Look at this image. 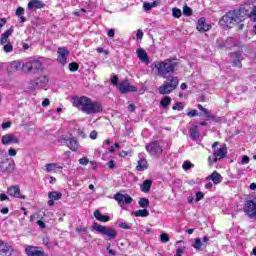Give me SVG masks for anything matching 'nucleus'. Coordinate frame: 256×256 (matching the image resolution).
<instances>
[{
	"instance_id": "obj_40",
	"label": "nucleus",
	"mask_w": 256,
	"mask_h": 256,
	"mask_svg": "<svg viewBox=\"0 0 256 256\" xmlns=\"http://www.w3.org/2000/svg\"><path fill=\"white\" fill-rule=\"evenodd\" d=\"M172 15L175 19H179L182 15L181 9L174 8L172 9Z\"/></svg>"
},
{
	"instance_id": "obj_61",
	"label": "nucleus",
	"mask_w": 256,
	"mask_h": 256,
	"mask_svg": "<svg viewBox=\"0 0 256 256\" xmlns=\"http://www.w3.org/2000/svg\"><path fill=\"white\" fill-rule=\"evenodd\" d=\"M9 196H7L6 194H0V201H8Z\"/></svg>"
},
{
	"instance_id": "obj_37",
	"label": "nucleus",
	"mask_w": 256,
	"mask_h": 256,
	"mask_svg": "<svg viewBox=\"0 0 256 256\" xmlns=\"http://www.w3.org/2000/svg\"><path fill=\"white\" fill-rule=\"evenodd\" d=\"M193 14V10L189 6L183 7V15H186V17H190V15Z\"/></svg>"
},
{
	"instance_id": "obj_11",
	"label": "nucleus",
	"mask_w": 256,
	"mask_h": 256,
	"mask_svg": "<svg viewBox=\"0 0 256 256\" xmlns=\"http://www.w3.org/2000/svg\"><path fill=\"white\" fill-rule=\"evenodd\" d=\"M7 194L15 199H27V196L21 194V188L19 185H13L8 187Z\"/></svg>"
},
{
	"instance_id": "obj_4",
	"label": "nucleus",
	"mask_w": 256,
	"mask_h": 256,
	"mask_svg": "<svg viewBox=\"0 0 256 256\" xmlns=\"http://www.w3.org/2000/svg\"><path fill=\"white\" fill-rule=\"evenodd\" d=\"M167 79L168 81L164 82L163 85L158 88L160 95H169V93H173V91H175L179 85V78L169 76Z\"/></svg>"
},
{
	"instance_id": "obj_19",
	"label": "nucleus",
	"mask_w": 256,
	"mask_h": 256,
	"mask_svg": "<svg viewBox=\"0 0 256 256\" xmlns=\"http://www.w3.org/2000/svg\"><path fill=\"white\" fill-rule=\"evenodd\" d=\"M25 252L29 256H47L44 251L37 250V247L27 246Z\"/></svg>"
},
{
	"instance_id": "obj_51",
	"label": "nucleus",
	"mask_w": 256,
	"mask_h": 256,
	"mask_svg": "<svg viewBox=\"0 0 256 256\" xmlns=\"http://www.w3.org/2000/svg\"><path fill=\"white\" fill-rule=\"evenodd\" d=\"M203 197H205V194H203V192L199 191L196 193V201H201Z\"/></svg>"
},
{
	"instance_id": "obj_25",
	"label": "nucleus",
	"mask_w": 256,
	"mask_h": 256,
	"mask_svg": "<svg viewBox=\"0 0 256 256\" xmlns=\"http://www.w3.org/2000/svg\"><path fill=\"white\" fill-rule=\"evenodd\" d=\"M94 217L95 219H97L98 221H101L102 223H107V221H109L110 219L109 216L101 214L99 210H96L94 212Z\"/></svg>"
},
{
	"instance_id": "obj_10",
	"label": "nucleus",
	"mask_w": 256,
	"mask_h": 256,
	"mask_svg": "<svg viewBox=\"0 0 256 256\" xmlns=\"http://www.w3.org/2000/svg\"><path fill=\"white\" fill-rule=\"evenodd\" d=\"M114 199L115 201H117L118 205H120V207H123V205H130V203H133V198H131V196H129L128 194H121V193H117L114 195Z\"/></svg>"
},
{
	"instance_id": "obj_26",
	"label": "nucleus",
	"mask_w": 256,
	"mask_h": 256,
	"mask_svg": "<svg viewBox=\"0 0 256 256\" xmlns=\"http://www.w3.org/2000/svg\"><path fill=\"white\" fill-rule=\"evenodd\" d=\"M149 168V163H147V159H140L138 161V165L136 166L137 171H145Z\"/></svg>"
},
{
	"instance_id": "obj_1",
	"label": "nucleus",
	"mask_w": 256,
	"mask_h": 256,
	"mask_svg": "<svg viewBox=\"0 0 256 256\" xmlns=\"http://www.w3.org/2000/svg\"><path fill=\"white\" fill-rule=\"evenodd\" d=\"M247 18H249V10L245 8L231 10L220 19L219 25H221V27H232V25L243 23Z\"/></svg>"
},
{
	"instance_id": "obj_63",
	"label": "nucleus",
	"mask_w": 256,
	"mask_h": 256,
	"mask_svg": "<svg viewBox=\"0 0 256 256\" xmlns=\"http://www.w3.org/2000/svg\"><path fill=\"white\" fill-rule=\"evenodd\" d=\"M161 3V1L159 0H155L154 2L150 3V5L153 7H157V5H159Z\"/></svg>"
},
{
	"instance_id": "obj_39",
	"label": "nucleus",
	"mask_w": 256,
	"mask_h": 256,
	"mask_svg": "<svg viewBox=\"0 0 256 256\" xmlns=\"http://www.w3.org/2000/svg\"><path fill=\"white\" fill-rule=\"evenodd\" d=\"M202 113H204L207 121H210V119H215V116L211 114V111L209 109H205Z\"/></svg>"
},
{
	"instance_id": "obj_44",
	"label": "nucleus",
	"mask_w": 256,
	"mask_h": 256,
	"mask_svg": "<svg viewBox=\"0 0 256 256\" xmlns=\"http://www.w3.org/2000/svg\"><path fill=\"white\" fill-rule=\"evenodd\" d=\"M201 238H196L195 243L193 245L194 249H201L202 247Z\"/></svg>"
},
{
	"instance_id": "obj_15",
	"label": "nucleus",
	"mask_w": 256,
	"mask_h": 256,
	"mask_svg": "<svg viewBox=\"0 0 256 256\" xmlns=\"http://www.w3.org/2000/svg\"><path fill=\"white\" fill-rule=\"evenodd\" d=\"M67 57H69V50L66 48H59L57 58L58 63H60V65H67Z\"/></svg>"
},
{
	"instance_id": "obj_5",
	"label": "nucleus",
	"mask_w": 256,
	"mask_h": 256,
	"mask_svg": "<svg viewBox=\"0 0 256 256\" xmlns=\"http://www.w3.org/2000/svg\"><path fill=\"white\" fill-rule=\"evenodd\" d=\"M15 171V160L5 157V154L0 151V173L11 175Z\"/></svg>"
},
{
	"instance_id": "obj_55",
	"label": "nucleus",
	"mask_w": 256,
	"mask_h": 256,
	"mask_svg": "<svg viewBox=\"0 0 256 256\" xmlns=\"http://www.w3.org/2000/svg\"><path fill=\"white\" fill-rule=\"evenodd\" d=\"M43 245L51 249V243L49 242V238H43Z\"/></svg>"
},
{
	"instance_id": "obj_33",
	"label": "nucleus",
	"mask_w": 256,
	"mask_h": 256,
	"mask_svg": "<svg viewBox=\"0 0 256 256\" xmlns=\"http://www.w3.org/2000/svg\"><path fill=\"white\" fill-rule=\"evenodd\" d=\"M138 204L142 209H147V207H149V199L140 198Z\"/></svg>"
},
{
	"instance_id": "obj_59",
	"label": "nucleus",
	"mask_w": 256,
	"mask_h": 256,
	"mask_svg": "<svg viewBox=\"0 0 256 256\" xmlns=\"http://www.w3.org/2000/svg\"><path fill=\"white\" fill-rule=\"evenodd\" d=\"M51 103V101H49V98L44 99V101L42 102V107H48V105Z\"/></svg>"
},
{
	"instance_id": "obj_48",
	"label": "nucleus",
	"mask_w": 256,
	"mask_h": 256,
	"mask_svg": "<svg viewBox=\"0 0 256 256\" xmlns=\"http://www.w3.org/2000/svg\"><path fill=\"white\" fill-rule=\"evenodd\" d=\"M160 239H161L162 243H169V235H167V234H161Z\"/></svg>"
},
{
	"instance_id": "obj_24",
	"label": "nucleus",
	"mask_w": 256,
	"mask_h": 256,
	"mask_svg": "<svg viewBox=\"0 0 256 256\" xmlns=\"http://www.w3.org/2000/svg\"><path fill=\"white\" fill-rule=\"evenodd\" d=\"M137 55H138V58L140 59V61H142V63L149 62V56L147 55V52H145V50L143 48H139L137 50Z\"/></svg>"
},
{
	"instance_id": "obj_32",
	"label": "nucleus",
	"mask_w": 256,
	"mask_h": 256,
	"mask_svg": "<svg viewBox=\"0 0 256 256\" xmlns=\"http://www.w3.org/2000/svg\"><path fill=\"white\" fill-rule=\"evenodd\" d=\"M134 215L136 217H149V210L147 209L137 210L134 212Z\"/></svg>"
},
{
	"instance_id": "obj_13",
	"label": "nucleus",
	"mask_w": 256,
	"mask_h": 256,
	"mask_svg": "<svg viewBox=\"0 0 256 256\" xmlns=\"http://www.w3.org/2000/svg\"><path fill=\"white\" fill-rule=\"evenodd\" d=\"M227 157V147L224 145L218 149H214L213 152V161L217 163V161H221V159H225Z\"/></svg>"
},
{
	"instance_id": "obj_36",
	"label": "nucleus",
	"mask_w": 256,
	"mask_h": 256,
	"mask_svg": "<svg viewBox=\"0 0 256 256\" xmlns=\"http://www.w3.org/2000/svg\"><path fill=\"white\" fill-rule=\"evenodd\" d=\"M3 51L4 53H11L13 51V44H11V42L4 44Z\"/></svg>"
},
{
	"instance_id": "obj_41",
	"label": "nucleus",
	"mask_w": 256,
	"mask_h": 256,
	"mask_svg": "<svg viewBox=\"0 0 256 256\" xmlns=\"http://www.w3.org/2000/svg\"><path fill=\"white\" fill-rule=\"evenodd\" d=\"M248 17L251 21H256V6L253 7L250 14H248Z\"/></svg>"
},
{
	"instance_id": "obj_3",
	"label": "nucleus",
	"mask_w": 256,
	"mask_h": 256,
	"mask_svg": "<svg viewBox=\"0 0 256 256\" xmlns=\"http://www.w3.org/2000/svg\"><path fill=\"white\" fill-rule=\"evenodd\" d=\"M78 109L86 115H93L95 113H101L103 107L98 102H93L87 96H82L76 101Z\"/></svg>"
},
{
	"instance_id": "obj_29",
	"label": "nucleus",
	"mask_w": 256,
	"mask_h": 256,
	"mask_svg": "<svg viewBox=\"0 0 256 256\" xmlns=\"http://www.w3.org/2000/svg\"><path fill=\"white\" fill-rule=\"evenodd\" d=\"M21 67H22V65L19 61H13L10 63L8 71H10V73H13L15 71H19V69H21Z\"/></svg>"
},
{
	"instance_id": "obj_18",
	"label": "nucleus",
	"mask_w": 256,
	"mask_h": 256,
	"mask_svg": "<svg viewBox=\"0 0 256 256\" xmlns=\"http://www.w3.org/2000/svg\"><path fill=\"white\" fill-rule=\"evenodd\" d=\"M230 59L234 67L241 68V61H243V55L239 52H233L230 54Z\"/></svg>"
},
{
	"instance_id": "obj_45",
	"label": "nucleus",
	"mask_w": 256,
	"mask_h": 256,
	"mask_svg": "<svg viewBox=\"0 0 256 256\" xmlns=\"http://www.w3.org/2000/svg\"><path fill=\"white\" fill-rule=\"evenodd\" d=\"M183 253H185V247H178L175 256H183Z\"/></svg>"
},
{
	"instance_id": "obj_27",
	"label": "nucleus",
	"mask_w": 256,
	"mask_h": 256,
	"mask_svg": "<svg viewBox=\"0 0 256 256\" xmlns=\"http://www.w3.org/2000/svg\"><path fill=\"white\" fill-rule=\"evenodd\" d=\"M151 185H153V181L145 180L140 186V189L143 193H149V191H151Z\"/></svg>"
},
{
	"instance_id": "obj_50",
	"label": "nucleus",
	"mask_w": 256,
	"mask_h": 256,
	"mask_svg": "<svg viewBox=\"0 0 256 256\" xmlns=\"http://www.w3.org/2000/svg\"><path fill=\"white\" fill-rule=\"evenodd\" d=\"M112 85H119V77L117 75H114L111 79Z\"/></svg>"
},
{
	"instance_id": "obj_42",
	"label": "nucleus",
	"mask_w": 256,
	"mask_h": 256,
	"mask_svg": "<svg viewBox=\"0 0 256 256\" xmlns=\"http://www.w3.org/2000/svg\"><path fill=\"white\" fill-rule=\"evenodd\" d=\"M69 69L72 72L78 71L79 64H77L76 62H72V63L69 64Z\"/></svg>"
},
{
	"instance_id": "obj_31",
	"label": "nucleus",
	"mask_w": 256,
	"mask_h": 256,
	"mask_svg": "<svg viewBox=\"0 0 256 256\" xmlns=\"http://www.w3.org/2000/svg\"><path fill=\"white\" fill-rule=\"evenodd\" d=\"M49 199H52L54 201H59V199H61V197H63V194H61V192H50L48 194Z\"/></svg>"
},
{
	"instance_id": "obj_14",
	"label": "nucleus",
	"mask_w": 256,
	"mask_h": 256,
	"mask_svg": "<svg viewBox=\"0 0 256 256\" xmlns=\"http://www.w3.org/2000/svg\"><path fill=\"white\" fill-rule=\"evenodd\" d=\"M118 89H119L120 93L137 92V87L131 86V84L128 81L120 82L118 85Z\"/></svg>"
},
{
	"instance_id": "obj_43",
	"label": "nucleus",
	"mask_w": 256,
	"mask_h": 256,
	"mask_svg": "<svg viewBox=\"0 0 256 256\" xmlns=\"http://www.w3.org/2000/svg\"><path fill=\"white\" fill-rule=\"evenodd\" d=\"M173 111H183V103L177 102L175 106L172 107Z\"/></svg>"
},
{
	"instance_id": "obj_6",
	"label": "nucleus",
	"mask_w": 256,
	"mask_h": 256,
	"mask_svg": "<svg viewBox=\"0 0 256 256\" xmlns=\"http://www.w3.org/2000/svg\"><path fill=\"white\" fill-rule=\"evenodd\" d=\"M23 70L26 73H33L34 75L37 73H42L43 71V62L40 60L34 59L30 60L22 65Z\"/></svg>"
},
{
	"instance_id": "obj_64",
	"label": "nucleus",
	"mask_w": 256,
	"mask_h": 256,
	"mask_svg": "<svg viewBox=\"0 0 256 256\" xmlns=\"http://www.w3.org/2000/svg\"><path fill=\"white\" fill-rule=\"evenodd\" d=\"M128 111H130V113H133V111H135V105L130 104V105L128 106Z\"/></svg>"
},
{
	"instance_id": "obj_49",
	"label": "nucleus",
	"mask_w": 256,
	"mask_h": 256,
	"mask_svg": "<svg viewBox=\"0 0 256 256\" xmlns=\"http://www.w3.org/2000/svg\"><path fill=\"white\" fill-rule=\"evenodd\" d=\"M143 9H144V11H151V9H153V6H151V3H149V2H145L143 4Z\"/></svg>"
},
{
	"instance_id": "obj_57",
	"label": "nucleus",
	"mask_w": 256,
	"mask_h": 256,
	"mask_svg": "<svg viewBox=\"0 0 256 256\" xmlns=\"http://www.w3.org/2000/svg\"><path fill=\"white\" fill-rule=\"evenodd\" d=\"M8 154L10 155V157H15V155H17V150L10 148L8 150Z\"/></svg>"
},
{
	"instance_id": "obj_60",
	"label": "nucleus",
	"mask_w": 256,
	"mask_h": 256,
	"mask_svg": "<svg viewBox=\"0 0 256 256\" xmlns=\"http://www.w3.org/2000/svg\"><path fill=\"white\" fill-rule=\"evenodd\" d=\"M97 131L93 130L91 133H90V139H97Z\"/></svg>"
},
{
	"instance_id": "obj_2",
	"label": "nucleus",
	"mask_w": 256,
	"mask_h": 256,
	"mask_svg": "<svg viewBox=\"0 0 256 256\" xmlns=\"http://www.w3.org/2000/svg\"><path fill=\"white\" fill-rule=\"evenodd\" d=\"M178 66L179 62L171 58L154 63V69H156L157 75H159V77H163V79L169 78L167 75H173Z\"/></svg>"
},
{
	"instance_id": "obj_20",
	"label": "nucleus",
	"mask_w": 256,
	"mask_h": 256,
	"mask_svg": "<svg viewBox=\"0 0 256 256\" xmlns=\"http://www.w3.org/2000/svg\"><path fill=\"white\" fill-rule=\"evenodd\" d=\"M45 7V3H43L41 0H32L28 3V9H43Z\"/></svg>"
},
{
	"instance_id": "obj_34",
	"label": "nucleus",
	"mask_w": 256,
	"mask_h": 256,
	"mask_svg": "<svg viewBox=\"0 0 256 256\" xmlns=\"http://www.w3.org/2000/svg\"><path fill=\"white\" fill-rule=\"evenodd\" d=\"M160 104L162 105V107H169V105H171V97L169 96L164 97L161 100Z\"/></svg>"
},
{
	"instance_id": "obj_53",
	"label": "nucleus",
	"mask_w": 256,
	"mask_h": 256,
	"mask_svg": "<svg viewBox=\"0 0 256 256\" xmlns=\"http://www.w3.org/2000/svg\"><path fill=\"white\" fill-rule=\"evenodd\" d=\"M115 149H119V143H114L109 149L110 153H115Z\"/></svg>"
},
{
	"instance_id": "obj_58",
	"label": "nucleus",
	"mask_w": 256,
	"mask_h": 256,
	"mask_svg": "<svg viewBox=\"0 0 256 256\" xmlns=\"http://www.w3.org/2000/svg\"><path fill=\"white\" fill-rule=\"evenodd\" d=\"M109 169H115V161L111 160L107 163Z\"/></svg>"
},
{
	"instance_id": "obj_22",
	"label": "nucleus",
	"mask_w": 256,
	"mask_h": 256,
	"mask_svg": "<svg viewBox=\"0 0 256 256\" xmlns=\"http://www.w3.org/2000/svg\"><path fill=\"white\" fill-rule=\"evenodd\" d=\"M13 34V29H8L5 33L1 35L0 44L7 45L9 43V37Z\"/></svg>"
},
{
	"instance_id": "obj_21",
	"label": "nucleus",
	"mask_w": 256,
	"mask_h": 256,
	"mask_svg": "<svg viewBox=\"0 0 256 256\" xmlns=\"http://www.w3.org/2000/svg\"><path fill=\"white\" fill-rule=\"evenodd\" d=\"M207 179H210L211 181H213L214 185H219V183L223 181V176H221L219 172L214 171L210 176L207 177Z\"/></svg>"
},
{
	"instance_id": "obj_7",
	"label": "nucleus",
	"mask_w": 256,
	"mask_h": 256,
	"mask_svg": "<svg viewBox=\"0 0 256 256\" xmlns=\"http://www.w3.org/2000/svg\"><path fill=\"white\" fill-rule=\"evenodd\" d=\"M92 231H96L97 233H101V235H106L109 239H115L117 237V231L101 225H93Z\"/></svg>"
},
{
	"instance_id": "obj_30",
	"label": "nucleus",
	"mask_w": 256,
	"mask_h": 256,
	"mask_svg": "<svg viewBox=\"0 0 256 256\" xmlns=\"http://www.w3.org/2000/svg\"><path fill=\"white\" fill-rule=\"evenodd\" d=\"M190 139L195 141L196 139H199V130H197V127L190 128Z\"/></svg>"
},
{
	"instance_id": "obj_52",
	"label": "nucleus",
	"mask_w": 256,
	"mask_h": 256,
	"mask_svg": "<svg viewBox=\"0 0 256 256\" xmlns=\"http://www.w3.org/2000/svg\"><path fill=\"white\" fill-rule=\"evenodd\" d=\"M12 123L11 121L2 123V129L5 131V129H9L11 127Z\"/></svg>"
},
{
	"instance_id": "obj_56",
	"label": "nucleus",
	"mask_w": 256,
	"mask_h": 256,
	"mask_svg": "<svg viewBox=\"0 0 256 256\" xmlns=\"http://www.w3.org/2000/svg\"><path fill=\"white\" fill-rule=\"evenodd\" d=\"M242 165H247V163H249V156L244 155L242 157V161H241Z\"/></svg>"
},
{
	"instance_id": "obj_38",
	"label": "nucleus",
	"mask_w": 256,
	"mask_h": 256,
	"mask_svg": "<svg viewBox=\"0 0 256 256\" xmlns=\"http://www.w3.org/2000/svg\"><path fill=\"white\" fill-rule=\"evenodd\" d=\"M182 167H183L184 171H189V169L195 167V165H193V163H191L189 161H184Z\"/></svg>"
},
{
	"instance_id": "obj_8",
	"label": "nucleus",
	"mask_w": 256,
	"mask_h": 256,
	"mask_svg": "<svg viewBox=\"0 0 256 256\" xmlns=\"http://www.w3.org/2000/svg\"><path fill=\"white\" fill-rule=\"evenodd\" d=\"M146 151H148L152 157H159V155L163 153V148L159 145L158 141H152L146 145Z\"/></svg>"
},
{
	"instance_id": "obj_9",
	"label": "nucleus",
	"mask_w": 256,
	"mask_h": 256,
	"mask_svg": "<svg viewBox=\"0 0 256 256\" xmlns=\"http://www.w3.org/2000/svg\"><path fill=\"white\" fill-rule=\"evenodd\" d=\"M244 212L250 219H255L256 217V201L255 200H248L245 202L244 205Z\"/></svg>"
},
{
	"instance_id": "obj_17",
	"label": "nucleus",
	"mask_w": 256,
	"mask_h": 256,
	"mask_svg": "<svg viewBox=\"0 0 256 256\" xmlns=\"http://www.w3.org/2000/svg\"><path fill=\"white\" fill-rule=\"evenodd\" d=\"M61 143H65V145H67L71 151H77V149H79V142H77V139L75 138H63Z\"/></svg>"
},
{
	"instance_id": "obj_23",
	"label": "nucleus",
	"mask_w": 256,
	"mask_h": 256,
	"mask_svg": "<svg viewBox=\"0 0 256 256\" xmlns=\"http://www.w3.org/2000/svg\"><path fill=\"white\" fill-rule=\"evenodd\" d=\"M209 29H211V26L205 23V18H200L198 20L197 30L198 31H209Z\"/></svg>"
},
{
	"instance_id": "obj_62",
	"label": "nucleus",
	"mask_w": 256,
	"mask_h": 256,
	"mask_svg": "<svg viewBox=\"0 0 256 256\" xmlns=\"http://www.w3.org/2000/svg\"><path fill=\"white\" fill-rule=\"evenodd\" d=\"M136 37L137 39H143V31H141V29L137 31Z\"/></svg>"
},
{
	"instance_id": "obj_47",
	"label": "nucleus",
	"mask_w": 256,
	"mask_h": 256,
	"mask_svg": "<svg viewBox=\"0 0 256 256\" xmlns=\"http://www.w3.org/2000/svg\"><path fill=\"white\" fill-rule=\"evenodd\" d=\"M16 15L18 17H21L22 15H25V9L23 7H18L16 10Z\"/></svg>"
},
{
	"instance_id": "obj_12",
	"label": "nucleus",
	"mask_w": 256,
	"mask_h": 256,
	"mask_svg": "<svg viewBox=\"0 0 256 256\" xmlns=\"http://www.w3.org/2000/svg\"><path fill=\"white\" fill-rule=\"evenodd\" d=\"M47 83H49V78H47V76H40L30 81L32 89H39V87H44Z\"/></svg>"
},
{
	"instance_id": "obj_46",
	"label": "nucleus",
	"mask_w": 256,
	"mask_h": 256,
	"mask_svg": "<svg viewBox=\"0 0 256 256\" xmlns=\"http://www.w3.org/2000/svg\"><path fill=\"white\" fill-rule=\"evenodd\" d=\"M79 163H80V165H89V158H87V157H83V158H80L79 160Z\"/></svg>"
},
{
	"instance_id": "obj_28",
	"label": "nucleus",
	"mask_w": 256,
	"mask_h": 256,
	"mask_svg": "<svg viewBox=\"0 0 256 256\" xmlns=\"http://www.w3.org/2000/svg\"><path fill=\"white\" fill-rule=\"evenodd\" d=\"M12 251L13 248L9 244L2 242V248H0V253H4V255H11Z\"/></svg>"
},
{
	"instance_id": "obj_16",
	"label": "nucleus",
	"mask_w": 256,
	"mask_h": 256,
	"mask_svg": "<svg viewBox=\"0 0 256 256\" xmlns=\"http://www.w3.org/2000/svg\"><path fill=\"white\" fill-rule=\"evenodd\" d=\"M2 145H15L19 143V138L15 137L13 134H5L2 136Z\"/></svg>"
},
{
	"instance_id": "obj_54",
	"label": "nucleus",
	"mask_w": 256,
	"mask_h": 256,
	"mask_svg": "<svg viewBox=\"0 0 256 256\" xmlns=\"http://www.w3.org/2000/svg\"><path fill=\"white\" fill-rule=\"evenodd\" d=\"M188 117H197L198 112L197 110H191L187 113Z\"/></svg>"
},
{
	"instance_id": "obj_35",
	"label": "nucleus",
	"mask_w": 256,
	"mask_h": 256,
	"mask_svg": "<svg viewBox=\"0 0 256 256\" xmlns=\"http://www.w3.org/2000/svg\"><path fill=\"white\" fill-rule=\"evenodd\" d=\"M57 164L51 163V164H46V173H51L57 169Z\"/></svg>"
}]
</instances>
